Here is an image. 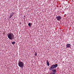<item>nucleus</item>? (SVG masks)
<instances>
[{
	"label": "nucleus",
	"instance_id": "f257e3e1",
	"mask_svg": "<svg viewBox=\"0 0 74 74\" xmlns=\"http://www.w3.org/2000/svg\"><path fill=\"white\" fill-rule=\"evenodd\" d=\"M7 36L8 37V38L12 40H14V35L13 34V33L10 32V33H8L7 34Z\"/></svg>",
	"mask_w": 74,
	"mask_h": 74
},
{
	"label": "nucleus",
	"instance_id": "f03ea898",
	"mask_svg": "<svg viewBox=\"0 0 74 74\" xmlns=\"http://www.w3.org/2000/svg\"><path fill=\"white\" fill-rule=\"evenodd\" d=\"M58 65L57 64L51 65V66L50 67L49 70L51 71L53 69L56 68V67H58Z\"/></svg>",
	"mask_w": 74,
	"mask_h": 74
},
{
	"label": "nucleus",
	"instance_id": "7ed1b4c3",
	"mask_svg": "<svg viewBox=\"0 0 74 74\" xmlns=\"http://www.w3.org/2000/svg\"><path fill=\"white\" fill-rule=\"evenodd\" d=\"M18 65L20 67H24V63L21 61H18Z\"/></svg>",
	"mask_w": 74,
	"mask_h": 74
},
{
	"label": "nucleus",
	"instance_id": "20e7f679",
	"mask_svg": "<svg viewBox=\"0 0 74 74\" xmlns=\"http://www.w3.org/2000/svg\"><path fill=\"white\" fill-rule=\"evenodd\" d=\"M56 18L58 21H60V20L62 19V17L60 16H57L56 17Z\"/></svg>",
	"mask_w": 74,
	"mask_h": 74
},
{
	"label": "nucleus",
	"instance_id": "39448f33",
	"mask_svg": "<svg viewBox=\"0 0 74 74\" xmlns=\"http://www.w3.org/2000/svg\"><path fill=\"white\" fill-rule=\"evenodd\" d=\"M66 47L68 48H70V47H71V44H68L66 45Z\"/></svg>",
	"mask_w": 74,
	"mask_h": 74
},
{
	"label": "nucleus",
	"instance_id": "423d86ee",
	"mask_svg": "<svg viewBox=\"0 0 74 74\" xmlns=\"http://www.w3.org/2000/svg\"><path fill=\"white\" fill-rule=\"evenodd\" d=\"M52 71L53 72V73H55L56 72V69H54L52 70Z\"/></svg>",
	"mask_w": 74,
	"mask_h": 74
},
{
	"label": "nucleus",
	"instance_id": "0eeeda50",
	"mask_svg": "<svg viewBox=\"0 0 74 74\" xmlns=\"http://www.w3.org/2000/svg\"><path fill=\"white\" fill-rule=\"evenodd\" d=\"M47 64L48 66H49V62H48V60H47Z\"/></svg>",
	"mask_w": 74,
	"mask_h": 74
},
{
	"label": "nucleus",
	"instance_id": "6e6552de",
	"mask_svg": "<svg viewBox=\"0 0 74 74\" xmlns=\"http://www.w3.org/2000/svg\"><path fill=\"white\" fill-rule=\"evenodd\" d=\"M12 16H13V14H11L9 17L10 18H12Z\"/></svg>",
	"mask_w": 74,
	"mask_h": 74
},
{
	"label": "nucleus",
	"instance_id": "1a4fd4ad",
	"mask_svg": "<svg viewBox=\"0 0 74 74\" xmlns=\"http://www.w3.org/2000/svg\"><path fill=\"white\" fill-rule=\"evenodd\" d=\"M12 44L14 45L15 44V42H12Z\"/></svg>",
	"mask_w": 74,
	"mask_h": 74
},
{
	"label": "nucleus",
	"instance_id": "9d476101",
	"mask_svg": "<svg viewBox=\"0 0 74 74\" xmlns=\"http://www.w3.org/2000/svg\"><path fill=\"white\" fill-rule=\"evenodd\" d=\"M28 25L29 27H30L31 26V24L30 23H29L28 24Z\"/></svg>",
	"mask_w": 74,
	"mask_h": 74
},
{
	"label": "nucleus",
	"instance_id": "9b49d317",
	"mask_svg": "<svg viewBox=\"0 0 74 74\" xmlns=\"http://www.w3.org/2000/svg\"><path fill=\"white\" fill-rule=\"evenodd\" d=\"M50 74H55V73L51 72V73H50Z\"/></svg>",
	"mask_w": 74,
	"mask_h": 74
},
{
	"label": "nucleus",
	"instance_id": "f8f14e48",
	"mask_svg": "<svg viewBox=\"0 0 74 74\" xmlns=\"http://www.w3.org/2000/svg\"><path fill=\"white\" fill-rule=\"evenodd\" d=\"M35 56H37V53H36L35 54Z\"/></svg>",
	"mask_w": 74,
	"mask_h": 74
}]
</instances>
